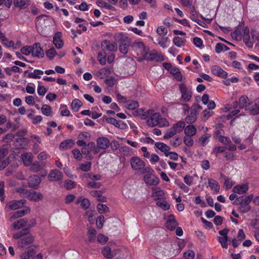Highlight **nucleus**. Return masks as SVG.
I'll list each match as a JSON object with an SVG mask.
<instances>
[{
  "instance_id": "nucleus-1",
  "label": "nucleus",
  "mask_w": 259,
  "mask_h": 259,
  "mask_svg": "<svg viewBox=\"0 0 259 259\" xmlns=\"http://www.w3.org/2000/svg\"><path fill=\"white\" fill-rule=\"evenodd\" d=\"M251 37L250 36L249 29L248 27H245L243 29V34L239 33V31L236 30L233 33V37H235L236 39H240L242 38L243 42L245 45L249 48L253 47L254 39L256 38L255 35L252 31L251 32Z\"/></svg>"
},
{
  "instance_id": "nucleus-2",
  "label": "nucleus",
  "mask_w": 259,
  "mask_h": 259,
  "mask_svg": "<svg viewBox=\"0 0 259 259\" xmlns=\"http://www.w3.org/2000/svg\"><path fill=\"white\" fill-rule=\"evenodd\" d=\"M130 163L133 170L141 174H145L146 172L152 171V168L150 166H146L145 161L138 156L131 157L130 160Z\"/></svg>"
},
{
  "instance_id": "nucleus-3",
  "label": "nucleus",
  "mask_w": 259,
  "mask_h": 259,
  "mask_svg": "<svg viewBox=\"0 0 259 259\" xmlns=\"http://www.w3.org/2000/svg\"><path fill=\"white\" fill-rule=\"evenodd\" d=\"M253 198V195L252 194L246 196L239 197L234 201L233 204L239 205L238 209L241 213H246L251 209L249 203Z\"/></svg>"
},
{
  "instance_id": "nucleus-4",
  "label": "nucleus",
  "mask_w": 259,
  "mask_h": 259,
  "mask_svg": "<svg viewBox=\"0 0 259 259\" xmlns=\"http://www.w3.org/2000/svg\"><path fill=\"white\" fill-rule=\"evenodd\" d=\"M248 98L247 96L242 95L238 100V101H236L233 103V108L234 109L228 115L227 118L230 119L233 116L237 115L239 112V109L244 108L246 110L248 103Z\"/></svg>"
},
{
  "instance_id": "nucleus-5",
  "label": "nucleus",
  "mask_w": 259,
  "mask_h": 259,
  "mask_svg": "<svg viewBox=\"0 0 259 259\" xmlns=\"http://www.w3.org/2000/svg\"><path fill=\"white\" fill-rule=\"evenodd\" d=\"M160 116L159 113L155 112L153 110H149L142 115V118L147 119V125L150 127H154L158 125Z\"/></svg>"
},
{
  "instance_id": "nucleus-6",
  "label": "nucleus",
  "mask_w": 259,
  "mask_h": 259,
  "mask_svg": "<svg viewBox=\"0 0 259 259\" xmlns=\"http://www.w3.org/2000/svg\"><path fill=\"white\" fill-rule=\"evenodd\" d=\"M186 125L185 122L184 121H179L173 124L172 126L168 129L163 138L165 139H169L176 135L177 133L182 132Z\"/></svg>"
},
{
  "instance_id": "nucleus-7",
  "label": "nucleus",
  "mask_w": 259,
  "mask_h": 259,
  "mask_svg": "<svg viewBox=\"0 0 259 259\" xmlns=\"http://www.w3.org/2000/svg\"><path fill=\"white\" fill-rule=\"evenodd\" d=\"M145 173H147V174L144 176L143 181L147 185L156 186L159 184L160 180L154 174V171L152 168V171L146 172Z\"/></svg>"
},
{
  "instance_id": "nucleus-8",
  "label": "nucleus",
  "mask_w": 259,
  "mask_h": 259,
  "mask_svg": "<svg viewBox=\"0 0 259 259\" xmlns=\"http://www.w3.org/2000/svg\"><path fill=\"white\" fill-rule=\"evenodd\" d=\"M142 60H146L148 61L155 60L157 62L162 61L164 60V57L161 53H158L156 50H153L148 52V50L143 58H139V60L140 61Z\"/></svg>"
},
{
  "instance_id": "nucleus-9",
  "label": "nucleus",
  "mask_w": 259,
  "mask_h": 259,
  "mask_svg": "<svg viewBox=\"0 0 259 259\" xmlns=\"http://www.w3.org/2000/svg\"><path fill=\"white\" fill-rule=\"evenodd\" d=\"M181 93V99L184 102H189L192 98V92L190 88L187 87L184 83H180L179 85Z\"/></svg>"
},
{
  "instance_id": "nucleus-10",
  "label": "nucleus",
  "mask_w": 259,
  "mask_h": 259,
  "mask_svg": "<svg viewBox=\"0 0 259 259\" xmlns=\"http://www.w3.org/2000/svg\"><path fill=\"white\" fill-rule=\"evenodd\" d=\"M26 203V200L22 199L20 200H12L9 201L6 205L5 210H16L22 208Z\"/></svg>"
},
{
  "instance_id": "nucleus-11",
  "label": "nucleus",
  "mask_w": 259,
  "mask_h": 259,
  "mask_svg": "<svg viewBox=\"0 0 259 259\" xmlns=\"http://www.w3.org/2000/svg\"><path fill=\"white\" fill-rule=\"evenodd\" d=\"M132 48L137 52V55L143 58L147 51L148 50L141 41H135L132 45Z\"/></svg>"
},
{
  "instance_id": "nucleus-12",
  "label": "nucleus",
  "mask_w": 259,
  "mask_h": 259,
  "mask_svg": "<svg viewBox=\"0 0 259 259\" xmlns=\"http://www.w3.org/2000/svg\"><path fill=\"white\" fill-rule=\"evenodd\" d=\"M250 112V113L253 115L259 114V98H256L254 100L248 102L247 109Z\"/></svg>"
},
{
  "instance_id": "nucleus-13",
  "label": "nucleus",
  "mask_w": 259,
  "mask_h": 259,
  "mask_svg": "<svg viewBox=\"0 0 259 259\" xmlns=\"http://www.w3.org/2000/svg\"><path fill=\"white\" fill-rule=\"evenodd\" d=\"M101 46L102 49L112 52L116 51L117 49V45L116 42L107 39L102 41Z\"/></svg>"
},
{
  "instance_id": "nucleus-14",
  "label": "nucleus",
  "mask_w": 259,
  "mask_h": 259,
  "mask_svg": "<svg viewBox=\"0 0 259 259\" xmlns=\"http://www.w3.org/2000/svg\"><path fill=\"white\" fill-rule=\"evenodd\" d=\"M26 197L30 200L37 202L41 200L44 197L43 195L38 192L29 191Z\"/></svg>"
},
{
  "instance_id": "nucleus-15",
  "label": "nucleus",
  "mask_w": 259,
  "mask_h": 259,
  "mask_svg": "<svg viewBox=\"0 0 259 259\" xmlns=\"http://www.w3.org/2000/svg\"><path fill=\"white\" fill-rule=\"evenodd\" d=\"M118 251V249H113L112 250L109 247L105 246L102 250V253L104 257L111 259L117 255Z\"/></svg>"
},
{
  "instance_id": "nucleus-16",
  "label": "nucleus",
  "mask_w": 259,
  "mask_h": 259,
  "mask_svg": "<svg viewBox=\"0 0 259 259\" xmlns=\"http://www.w3.org/2000/svg\"><path fill=\"white\" fill-rule=\"evenodd\" d=\"M97 145L98 149L105 150L109 147L110 141L106 137H99L97 140Z\"/></svg>"
},
{
  "instance_id": "nucleus-17",
  "label": "nucleus",
  "mask_w": 259,
  "mask_h": 259,
  "mask_svg": "<svg viewBox=\"0 0 259 259\" xmlns=\"http://www.w3.org/2000/svg\"><path fill=\"white\" fill-rule=\"evenodd\" d=\"M248 183H243L241 184L237 185L234 186L233 188V192L234 193L238 194H245L248 190Z\"/></svg>"
},
{
  "instance_id": "nucleus-18",
  "label": "nucleus",
  "mask_w": 259,
  "mask_h": 259,
  "mask_svg": "<svg viewBox=\"0 0 259 259\" xmlns=\"http://www.w3.org/2000/svg\"><path fill=\"white\" fill-rule=\"evenodd\" d=\"M41 181L39 176L34 175L29 177L28 183L30 187L35 189L37 188Z\"/></svg>"
},
{
  "instance_id": "nucleus-19",
  "label": "nucleus",
  "mask_w": 259,
  "mask_h": 259,
  "mask_svg": "<svg viewBox=\"0 0 259 259\" xmlns=\"http://www.w3.org/2000/svg\"><path fill=\"white\" fill-rule=\"evenodd\" d=\"M30 212V208L26 207L23 210H18L14 212L10 219V221H13L15 219L21 218Z\"/></svg>"
},
{
  "instance_id": "nucleus-20",
  "label": "nucleus",
  "mask_w": 259,
  "mask_h": 259,
  "mask_svg": "<svg viewBox=\"0 0 259 259\" xmlns=\"http://www.w3.org/2000/svg\"><path fill=\"white\" fill-rule=\"evenodd\" d=\"M62 178V172L57 169L52 170L48 176V179L50 181H59L61 180Z\"/></svg>"
},
{
  "instance_id": "nucleus-21",
  "label": "nucleus",
  "mask_w": 259,
  "mask_h": 259,
  "mask_svg": "<svg viewBox=\"0 0 259 259\" xmlns=\"http://www.w3.org/2000/svg\"><path fill=\"white\" fill-rule=\"evenodd\" d=\"M211 71L214 75L224 78L227 77L228 75L226 71L217 65H213L211 68Z\"/></svg>"
},
{
  "instance_id": "nucleus-22",
  "label": "nucleus",
  "mask_w": 259,
  "mask_h": 259,
  "mask_svg": "<svg viewBox=\"0 0 259 259\" xmlns=\"http://www.w3.org/2000/svg\"><path fill=\"white\" fill-rule=\"evenodd\" d=\"M165 195L164 192L158 187H154L152 188V197L155 200H159L162 198Z\"/></svg>"
},
{
  "instance_id": "nucleus-23",
  "label": "nucleus",
  "mask_w": 259,
  "mask_h": 259,
  "mask_svg": "<svg viewBox=\"0 0 259 259\" xmlns=\"http://www.w3.org/2000/svg\"><path fill=\"white\" fill-rule=\"evenodd\" d=\"M33 237L29 235L19 240L18 244L19 247L24 248L27 247L29 245L31 244L33 242Z\"/></svg>"
},
{
  "instance_id": "nucleus-24",
  "label": "nucleus",
  "mask_w": 259,
  "mask_h": 259,
  "mask_svg": "<svg viewBox=\"0 0 259 259\" xmlns=\"http://www.w3.org/2000/svg\"><path fill=\"white\" fill-rule=\"evenodd\" d=\"M114 38L117 41H119L121 44H125L126 42H131V39L127 36L126 33L123 32H118L116 33Z\"/></svg>"
},
{
  "instance_id": "nucleus-25",
  "label": "nucleus",
  "mask_w": 259,
  "mask_h": 259,
  "mask_svg": "<svg viewBox=\"0 0 259 259\" xmlns=\"http://www.w3.org/2000/svg\"><path fill=\"white\" fill-rule=\"evenodd\" d=\"M177 225L178 223L175 219V217L173 215H169L167 217L165 223L166 228L170 230H173L176 228Z\"/></svg>"
},
{
  "instance_id": "nucleus-26",
  "label": "nucleus",
  "mask_w": 259,
  "mask_h": 259,
  "mask_svg": "<svg viewBox=\"0 0 259 259\" xmlns=\"http://www.w3.org/2000/svg\"><path fill=\"white\" fill-rule=\"evenodd\" d=\"M62 33L56 32L53 37V44L57 49H61L63 47L64 43L61 39Z\"/></svg>"
},
{
  "instance_id": "nucleus-27",
  "label": "nucleus",
  "mask_w": 259,
  "mask_h": 259,
  "mask_svg": "<svg viewBox=\"0 0 259 259\" xmlns=\"http://www.w3.org/2000/svg\"><path fill=\"white\" fill-rule=\"evenodd\" d=\"M208 185L214 194H217L219 192L220 186L219 183L216 180L212 179H208Z\"/></svg>"
},
{
  "instance_id": "nucleus-28",
  "label": "nucleus",
  "mask_w": 259,
  "mask_h": 259,
  "mask_svg": "<svg viewBox=\"0 0 259 259\" xmlns=\"http://www.w3.org/2000/svg\"><path fill=\"white\" fill-rule=\"evenodd\" d=\"M33 158V156L30 152H26L21 155V158L25 166H29L32 163Z\"/></svg>"
},
{
  "instance_id": "nucleus-29",
  "label": "nucleus",
  "mask_w": 259,
  "mask_h": 259,
  "mask_svg": "<svg viewBox=\"0 0 259 259\" xmlns=\"http://www.w3.org/2000/svg\"><path fill=\"white\" fill-rule=\"evenodd\" d=\"M105 120L107 123L112 124L118 128H123L126 126V124L123 121H118L113 117H107Z\"/></svg>"
},
{
  "instance_id": "nucleus-30",
  "label": "nucleus",
  "mask_w": 259,
  "mask_h": 259,
  "mask_svg": "<svg viewBox=\"0 0 259 259\" xmlns=\"http://www.w3.org/2000/svg\"><path fill=\"white\" fill-rule=\"evenodd\" d=\"M190 18L193 21L196 22L198 24L202 26V24L203 22L200 20L198 19V12L195 10L193 6L191 7L190 10Z\"/></svg>"
},
{
  "instance_id": "nucleus-31",
  "label": "nucleus",
  "mask_w": 259,
  "mask_h": 259,
  "mask_svg": "<svg viewBox=\"0 0 259 259\" xmlns=\"http://www.w3.org/2000/svg\"><path fill=\"white\" fill-rule=\"evenodd\" d=\"M31 54L33 56H35L38 58L42 57L44 55V51L40 47V45L37 44L34 45L32 47Z\"/></svg>"
},
{
  "instance_id": "nucleus-32",
  "label": "nucleus",
  "mask_w": 259,
  "mask_h": 259,
  "mask_svg": "<svg viewBox=\"0 0 259 259\" xmlns=\"http://www.w3.org/2000/svg\"><path fill=\"white\" fill-rule=\"evenodd\" d=\"M158 45L162 48H166L168 47L170 44V40L168 37L159 36L156 38Z\"/></svg>"
},
{
  "instance_id": "nucleus-33",
  "label": "nucleus",
  "mask_w": 259,
  "mask_h": 259,
  "mask_svg": "<svg viewBox=\"0 0 259 259\" xmlns=\"http://www.w3.org/2000/svg\"><path fill=\"white\" fill-rule=\"evenodd\" d=\"M28 220L27 219H20L13 223L12 226L15 230H19L24 227H26Z\"/></svg>"
},
{
  "instance_id": "nucleus-34",
  "label": "nucleus",
  "mask_w": 259,
  "mask_h": 259,
  "mask_svg": "<svg viewBox=\"0 0 259 259\" xmlns=\"http://www.w3.org/2000/svg\"><path fill=\"white\" fill-rule=\"evenodd\" d=\"M97 231L93 228H88L87 235L89 242H94L96 238Z\"/></svg>"
},
{
  "instance_id": "nucleus-35",
  "label": "nucleus",
  "mask_w": 259,
  "mask_h": 259,
  "mask_svg": "<svg viewBox=\"0 0 259 259\" xmlns=\"http://www.w3.org/2000/svg\"><path fill=\"white\" fill-rule=\"evenodd\" d=\"M184 133L187 136L192 137L196 133V128L193 125H189L185 127Z\"/></svg>"
},
{
  "instance_id": "nucleus-36",
  "label": "nucleus",
  "mask_w": 259,
  "mask_h": 259,
  "mask_svg": "<svg viewBox=\"0 0 259 259\" xmlns=\"http://www.w3.org/2000/svg\"><path fill=\"white\" fill-rule=\"evenodd\" d=\"M111 73V70L109 68L104 67L101 69L97 73V75L100 78H104L109 76Z\"/></svg>"
},
{
  "instance_id": "nucleus-37",
  "label": "nucleus",
  "mask_w": 259,
  "mask_h": 259,
  "mask_svg": "<svg viewBox=\"0 0 259 259\" xmlns=\"http://www.w3.org/2000/svg\"><path fill=\"white\" fill-rule=\"evenodd\" d=\"M79 203H81V206L84 209L88 208L90 205L89 200L87 198H83L81 197L78 198L76 201V204Z\"/></svg>"
},
{
  "instance_id": "nucleus-38",
  "label": "nucleus",
  "mask_w": 259,
  "mask_h": 259,
  "mask_svg": "<svg viewBox=\"0 0 259 259\" xmlns=\"http://www.w3.org/2000/svg\"><path fill=\"white\" fill-rule=\"evenodd\" d=\"M44 74V71L39 70V69H35L33 72L29 73L28 75V77L30 78H40L41 75Z\"/></svg>"
},
{
  "instance_id": "nucleus-39",
  "label": "nucleus",
  "mask_w": 259,
  "mask_h": 259,
  "mask_svg": "<svg viewBox=\"0 0 259 259\" xmlns=\"http://www.w3.org/2000/svg\"><path fill=\"white\" fill-rule=\"evenodd\" d=\"M155 146L163 152H167L170 149L168 145L162 142H156L155 143Z\"/></svg>"
},
{
  "instance_id": "nucleus-40",
  "label": "nucleus",
  "mask_w": 259,
  "mask_h": 259,
  "mask_svg": "<svg viewBox=\"0 0 259 259\" xmlns=\"http://www.w3.org/2000/svg\"><path fill=\"white\" fill-rule=\"evenodd\" d=\"M185 38H181L179 36L174 37L172 40L173 43L178 47H182L184 46L186 42Z\"/></svg>"
},
{
  "instance_id": "nucleus-41",
  "label": "nucleus",
  "mask_w": 259,
  "mask_h": 259,
  "mask_svg": "<svg viewBox=\"0 0 259 259\" xmlns=\"http://www.w3.org/2000/svg\"><path fill=\"white\" fill-rule=\"evenodd\" d=\"M97 5L101 7V8H104L107 10L114 11L115 10V8L112 6V5L109 4L108 3L102 1H98L97 2Z\"/></svg>"
},
{
  "instance_id": "nucleus-42",
  "label": "nucleus",
  "mask_w": 259,
  "mask_h": 259,
  "mask_svg": "<svg viewBox=\"0 0 259 259\" xmlns=\"http://www.w3.org/2000/svg\"><path fill=\"white\" fill-rule=\"evenodd\" d=\"M41 110L44 115L47 116H52V110L49 105L47 104L43 105L41 107Z\"/></svg>"
},
{
  "instance_id": "nucleus-43",
  "label": "nucleus",
  "mask_w": 259,
  "mask_h": 259,
  "mask_svg": "<svg viewBox=\"0 0 259 259\" xmlns=\"http://www.w3.org/2000/svg\"><path fill=\"white\" fill-rule=\"evenodd\" d=\"M106 53L104 51L100 52L98 53L97 59L101 65H104L106 64Z\"/></svg>"
},
{
  "instance_id": "nucleus-44",
  "label": "nucleus",
  "mask_w": 259,
  "mask_h": 259,
  "mask_svg": "<svg viewBox=\"0 0 259 259\" xmlns=\"http://www.w3.org/2000/svg\"><path fill=\"white\" fill-rule=\"evenodd\" d=\"M82 105V102L78 99H75L72 102L71 106V109L75 112H77L79 110V108Z\"/></svg>"
},
{
  "instance_id": "nucleus-45",
  "label": "nucleus",
  "mask_w": 259,
  "mask_h": 259,
  "mask_svg": "<svg viewBox=\"0 0 259 259\" xmlns=\"http://www.w3.org/2000/svg\"><path fill=\"white\" fill-rule=\"evenodd\" d=\"M74 142L72 140H67L63 141L60 144V148L62 149H68L71 148Z\"/></svg>"
},
{
  "instance_id": "nucleus-46",
  "label": "nucleus",
  "mask_w": 259,
  "mask_h": 259,
  "mask_svg": "<svg viewBox=\"0 0 259 259\" xmlns=\"http://www.w3.org/2000/svg\"><path fill=\"white\" fill-rule=\"evenodd\" d=\"M229 48L226 45L222 43L217 44L215 47V51L217 54H220L222 52H225L228 50Z\"/></svg>"
},
{
  "instance_id": "nucleus-47",
  "label": "nucleus",
  "mask_w": 259,
  "mask_h": 259,
  "mask_svg": "<svg viewBox=\"0 0 259 259\" xmlns=\"http://www.w3.org/2000/svg\"><path fill=\"white\" fill-rule=\"evenodd\" d=\"M210 137V135L209 134H206L202 136H201L199 139V143L200 145L202 146H205L209 141V138Z\"/></svg>"
},
{
  "instance_id": "nucleus-48",
  "label": "nucleus",
  "mask_w": 259,
  "mask_h": 259,
  "mask_svg": "<svg viewBox=\"0 0 259 259\" xmlns=\"http://www.w3.org/2000/svg\"><path fill=\"white\" fill-rule=\"evenodd\" d=\"M197 113L196 111L191 112L185 119L186 122L188 123H192L194 122L196 119Z\"/></svg>"
},
{
  "instance_id": "nucleus-49",
  "label": "nucleus",
  "mask_w": 259,
  "mask_h": 259,
  "mask_svg": "<svg viewBox=\"0 0 259 259\" xmlns=\"http://www.w3.org/2000/svg\"><path fill=\"white\" fill-rule=\"evenodd\" d=\"M34 254V250L30 249L22 253L20 257L21 259H29Z\"/></svg>"
},
{
  "instance_id": "nucleus-50",
  "label": "nucleus",
  "mask_w": 259,
  "mask_h": 259,
  "mask_svg": "<svg viewBox=\"0 0 259 259\" xmlns=\"http://www.w3.org/2000/svg\"><path fill=\"white\" fill-rule=\"evenodd\" d=\"M156 205L164 210L169 209V204L164 200H161L156 202Z\"/></svg>"
},
{
  "instance_id": "nucleus-51",
  "label": "nucleus",
  "mask_w": 259,
  "mask_h": 259,
  "mask_svg": "<svg viewBox=\"0 0 259 259\" xmlns=\"http://www.w3.org/2000/svg\"><path fill=\"white\" fill-rule=\"evenodd\" d=\"M156 33L160 36H164L167 34L168 30L165 27L163 26H158V28H157Z\"/></svg>"
},
{
  "instance_id": "nucleus-52",
  "label": "nucleus",
  "mask_w": 259,
  "mask_h": 259,
  "mask_svg": "<svg viewBox=\"0 0 259 259\" xmlns=\"http://www.w3.org/2000/svg\"><path fill=\"white\" fill-rule=\"evenodd\" d=\"M131 42H126L125 44H121L119 47L120 52L123 54H126L128 52V48Z\"/></svg>"
},
{
  "instance_id": "nucleus-53",
  "label": "nucleus",
  "mask_w": 259,
  "mask_h": 259,
  "mask_svg": "<svg viewBox=\"0 0 259 259\" xmlns=\"http://www.w3.org/2000/svg\"><path fill=\"white\" fill-rule=\"evenodd\" d=\"M219 242L221 243V246L223 248H228V237H224L219 236L217 238Z\"/></svg>"
},
{
  "instance_id": "nucleus-54",
  "label": "nucleus",
  "mask_w": 259,
  "mask_h": 259,
  "mask_svg": "<svg viewBox=\"0 0 259 259\" xmlns=\"http://www.w3.org/2000/svg\"><path fill=\"white\" fill-rule=\"evenodd\" d=\"M97 208L100 213L107 212L109 210V208L107 206L101 203H99L97 205Z\"/></svg>"
},
{
  "instance_id": "nucleus-55",
  "label": "nucleus",
  "mask_w": 259,
  "mask_h": 259,
  "mask_svg": "<svg viewBox=\"0 0 259 259\" xmlns=\"http://www.w3.org/2000/svg\"><path fill=\"white\" fill-rule=\"evenodd\" d=\"M234 182L229 178L225 177L224 178V187L227 189H229L234 184Z\"/></svg>"
},
{
  "instance_id": "nucleus-56",
  "label": "nucleus",
  "mask_w": 259,
  "mask_h": 259,
  "mask_svg": "<svg viewBox=\"0 0 259 259\" xmlns=\"http://www.w3.org/2000/svg\"><path fill=\"white\" fill-rule=\"evenodd\" d=\"M91 162H87L84 163H81L80 165L79 168L83 171L87 172L90 170L91 168Z\"/></svg>"
},
{
  "instance_id": "nucleus-57",
  "label": "nucleus",
  "mask_w": 259,
  "mask_h": 259,
  "mask_svg": "<svg viewBox=\"0 0 259 259\" xmlns=\"http://www.w3.org/2000/svg\"><path fill=\"white\" fill-rule=\"evenodd\" d=\"M176 184L179 187V188L182 189L184 192L188 193L189 191V188L182 182L178 181L176 182Z\"/></svg>"
},
{
  "instance_id": "nucleus-58",
  "label": "nucleus",
  "mask_w": 259,
  "mask_h": 259,
  "mask_svg": "<svg viewBox=\"0 0 259 259\" xmlns=\"http://www.w3.org/2000/svg\"><path fill=\"white\" fill-rule=\"evenodd\" d=\"M170 144L175 147L180 146L182 143V140L179 137H175L170 140Z\"/></svg>"
},
{
  "instance_id": "nucleus-59",
  "label": "nucleus",
  "mask_w": 259,
  "mask_h": 259,
  "mask_svg": "<svg viewBox=\"0 0 259 259\" xmlns=\"http://www.w3.org/2000/svg\"><path fill=\"white\" fill-rule=\"evenodd\" d=\"M91 138L90 134L87 132H83L80 133L78 135V138L79 139L83 140L84 141H89Z\"/></svg>"
},
{
  "instance_id": "nucleus-60",
  "label": "nucleus",
  "mask_w": 259,
  "mask_h": 259,
  "mask_svg": "<svg viewBox=\"0 0 259 259\" xmlns=\"http://www.w3.org/2000/svg\"><path fill=\"white\" fill-rule=\"evenodd\" d=\"M193 181H194V178H193L192 176L189 175H186L184 177V183L189 186H191L193 183Z\"/></svg>"
},
{
  "instance_id": "nucleus-61",
  "label": "nucleus",
  "mask_w": 259,
  "mask_h": 259,
  "mask_svg": "<svg viewBox=\"0 0 259 259\" xmlns=\"http://www.w3.org/2000/svg\"><path fill=\"white\" fill-rule=\"evenodd\" d=\"M139 107V103L136 101H132L126 105V107L130 110H134Z\"/></svg>"
},
{
  "instance_id": "nucleus-62",
  "label": "nucleus",
  "mask_w": 259,
  "mask_h": 259,
  "mask_svg": "<svg viewBox=\"0 0 259 259\" xmlns=\"http://www.w3.org/2000/svg\"><path fill=\"white\" fill-rule=\"evenodd\" d=\"M119 151L126 156L130 155L131 149L128 146H122L119 148Z\"/></svg>"
},
{
  "instance_id": "nucleus-63",
  "label": "nucleus",
  "mask_w": 259,
  "mask_h": 259,
  "mask_svg": "<svg viewBox=\"0 0 259 259\" xmlns=\"http://www.w3.org/2000/svg\"><path fill=\"white\" fill-rule=\"evenodd\" d=\"M191 137L186 136L184 138V143L188 147H192L194 144V141Z\"/></svg>"
},
{
  "instance_id": "nucleus-64",
  "label": "nucleus",
  "mask_w": 259,
  "mask_h": 259,
  "mask_svg": "<svg viewBox=\"0 0 259 259\" xmlns=\"http://www.w3.org/2000/svg\"><path fill=\"white\" fill-rule=\"evenodd\" d=\"M226 147L223 146H217L213 148L212 151V154L215 155L218 154L220 153H223L226 150Z\"/></svg>"
}]
</instances>
